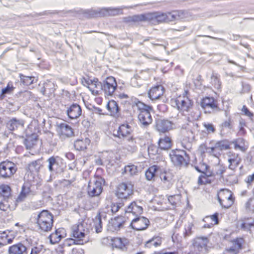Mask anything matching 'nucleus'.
<instances>
[{
	"instance_id": "10",
	"label": "nucleus",
	"mask_w": 254,
	"mask_h": 254,
	"mask_svg": "<svg viewBox=\"0 0 254 254\" xmlns=\"http://www.w3.org/2000/svg\"><path fill=\"white\" fill-rule=\"evenodd\" d=\"M233 145L236 150H240L241 151L245 152L249 147V144L243 138H238L232 141H229L227 139H223V149L231 148L230 146Z\"/></svg>"
},
{
	"instance_id": "24",
	"label": "nucleus",
	"mask_w": 254,
	"mask_h": 254,
	"mask_svg": "<svg viewBox=\"0 0 254 254\" xmlns=\"http://www.w3.org/2000/svg\"><path fill=\"white\" fill-rule=\"evenodd\" d=\"M25 122L22 119H19L15 117L10 119L6 123V127L8 130L13 131L19 127H23Z\"/></svg>"
},
{
	"instance_id": "40",
	"label": "nucleus",
	"mask_w": 254,
	"mask_h": 254,
	"mask_svg": "<svg viewBox=\"0 0 254 254\" xmlns=\"http://www.w3.org/2000/svg\"><path fill=\"white\" fill-rule=\"evenodd\" d=\"M145 19L144 13L124 17V22L126 23L143 22L145 21Z\"/></svg>"
},
{
	"instance_id": "14",
	"label": "nucleus",
	"mask_w": 254,
	"mask_h": 254,
	"mask_svg": "<svg viewBox=\"0 0 254 254\" xmlns=\"http://www.w3.org/2000/svg\"><path fill=\"white\" fill-rule=\"evenodd\" d=\"M103 91L105 94L111 96L117 87L116 78L113 76H108L103 81Z\"/></svg>"
},
{
	"instance_id": "37",
	"label": "nucleus",
	"mask_w": 254,
	"mask_h": 254,
	"mask_svg": "<svg viewBox=\"0 0 254 254\" xmlns=\"http://www.w3.org/2000/svg\"><path fill=\"white\" fill-rule=\"evenodd\" d=\"M158 148L161 150H168L172 146L171 139L168 136L165 135L163 138H160L158 142Z\"/></svg>"
},
{
	"instance_id": "47",
	"label": "nucleus",
	"mask_w": 254,
	"mask_h": 254,
	"mask_svg": "<svg viewBox=\"0 0 254 254\" xmlns=\"http://www.w3.org/2000/svg\"><path fill=\"white\" fill-rule=\"evenodd\" d=\"M240 227L244 231H251V228L254 227V219L248 218L246 221L241 223Z\"/></svg>"
},
{
	"instance_id": "49",
	"label": "nucleus",
	"mask_w": 254,
	"mask_h": 254,
	"mask_svg": "<svg viewBox=\"0 0 254 254\" xmlns=\"http://www.w3.org/2000/svg\"><path fill=\"white\" fill-rule=\"evenodd\" d=\"M31 249L30 254H41L44 250V246L43 245L36 244V245L31 244Z\"/></svg>"
},
{
	"instance_id": "7",
	"label": "nucleus",
	"mask_w": 254,
	"mask_h": 254,
	"mask_svg": "<svg viewBox=\"0 0 254 254\" xmlns=\"http://www.w3.org/2000/svg\"><path fill=\"white\" fill-rule=\"evenodd\" d=\"M16 165L13 162L5 160L0 163V177L4 179L10 178L17 171Z\"/></svg>"
},
{
	"instance_id": "21",
	"label": "nucleus",
	"mask_w": 254,
	"mask_h": 254,
	"mask_svg": "<svg viewBox=\"0 0 254 254\" xmlns=\"http://www.w3.org/2000/svg\"><path fill=\"white\" fill-rule=\"evenodd\" d=\"M165 88L160 84H157L151 87L148 92V96L151 100L160 98L163 94Z\"/></svg>"
},
{
	"instance_id": "43",
	"label": "nucleus",
	"mask_w": 254,
	"mask_h": 254,
	"mask_svg": "<svg viewBox=\"0 0 254 254\" xmlns=\"http://www.w3.org/2000/svg\"><path fill=\"white\" fill-rule=\"evenodd\" d=\"M14 237H9L6 231L0 232V246L11 244L13 242Z\"/></svg>"
},
{
	"instance_id": "11",
	"label": "nucleus",
	"mask_w": 254,
	"mask_h": 254,
	"mask_svg": "<svg viewBox=\"0 0 254 254\" xmlns=\"http://www.w3.org/2000/svg\"><path fill=\"white\" fill-rule=\"evenodd\" d=\"M150 225L149 220L144 216H137L131 221L129 227L132 229L140 231L146 230Z\"/></svg>"
},
{
	"instance_id": "35",
	"label": "nucleus",
	"mask_w": 254,
	"mask_h": 254,
	"mask_svg": "<svg viewBox=\"0 0 254 254\" xmlns=\"http://www.w3.org/2000/svg\"><path fill=\"white\" fill-rule=\"evenodd\" d=\"M62 159L59 156H52L48 160V169L50 172H54L57 170L58 167L59 165V161Z\"/></svg>"
},
{
	"instance_id": "34",
	"label": "nucleus",
	"mask_w": 254,
	"mask_h": 254,
	"mask_svg": "<svg viewBox=\"0 0 254 254\" xmlns=\"http://www.w3.org/2000/svg\"><path fill=\"white\" fill-rule=\"evenodd\" d=\"M71 181L64 179L55 182L54 185L57 189H63L64 191H67L71 188Z\"/></svg>"
},
{
	"instance_id": "57",
	"label": "nucleus",
	"mask_w": 254,
	"mask_h": 254,
	"mask_svg": "<svg viewBox=\"0 0 254 254\" xmlns=\"http://www.w3.org/2000/svg\"><path fill=\"white\" fill-rule=\"evenodd\" d=\"M239 131L242 134H244L246 132V131L245 129V127L247 126V123L245 121V120L241 118L239 119Z\"/></svg>"
},
{
	"instance_id": "4",
	"label": "nucleus",
	"mask_w": 254,
	"mask_h": 254,
	"mask_svg": "<svg viewBox=\"0 0 254 254\" xmlns=\"http://www.w3.org/2000/svg\"><path fill=\"white\" fill-rule=\"evenodd\" d=\"M209 239L204 236L197 237L193 239L190 246L189 254H205L208 253Z\"/></svg>"
},
{
	"instance_id": "19",
	"label": "nucleus",
	"mask_w": 254,
	"mask_h": 254,
	"mask_svg": "<svg viewBox=\"0 0 254 254\" xmlns=\"http://www.w3.org/2000/svg\"><path fill=\"white\" fill-rule=\"evenodd\" d=\"M125 215L126 217L127 214L132 213V215L135 216V217L140 216L143 212V207L139 205L137 201H133L131 202L125 210Z\"/></svg>"
},
{
	"instance_id": "31",
	"label": "nucleus",
	"mask_w": 254,
	"mask_h": 254,
	"mask_svg": "<svg viewBox=\"0 0 254 254\" xmlns=\"http://www.w3.org/2000/svg\"><path fill=\"white\" fill-rule=\"evenodd\" d=\"M223 197L226 198L228 201L227 204H223V208H229L234 203L235 196L233 193L229 190L227 189L223 188Z\"/></svg>"
},
{
	"instance_id": "12",
	"label": "nucleus",
	"mask_w": 254,
	"mask_h": 254,
	"mask_svg": "<svg viewBox=\"0 0 254 254\" xmlns=\"http://www.w3.org/2000/svg\"><path fill=\"white\" fill-rule=\"evenodd\" d=\"M216 100L212 97L206 96L201 99L200 105L205 113H211L217 110L218 107Z\"/></svg>"
},
{
	"instance_id": "52",
	"label": "nucleus",
	"mask_w": 254,
	"mask_h": 254,
	"mask_svg": "<svg viewBox=\"0 0 254 254\" xmlns=\"http://www.w3.org/2000/svg\"><path fill=\"white\" fill-rule=\"evenodd\" d=\"M211 83L212 85L214 86V87L216 89L221 88V82L220 81V79L218 78L216 75H215L214 73H213L211 77Z\"/></svg>"
},
{
	"instance_id": "27",
	"label": "nucleus",
	"mask_w": 254,
	"mask_h": 254,
	"mask_svg": "<svg viewBox=\"0 0 254 254\" xmlns=\"http://www.w3.org/2000/svg\"><path fill=\"white\" fill-rule=\"evenodd\" d=\"M59 134L70 137L74 135V132L72 127L68 124L62 123L58 125Z\"/></svg>"
},
{
	"instance_id": "6",
	"label": "nucleus",
	"mask_w": 254,
	"mask_h": 254,
	"mask_svg": "<svg viewBox=\"0 0 254 254\" xmlns=\"http://www.w3.org/2000/svg\"><path fill=\"white\" fill-rule=\"evenodd\" d=\"M105 183V179L101 177H98L93 184L89 182L87 189L89 196L90 197L99 196L103 190V185Z\"/></svg>"
},
{
	"instance_id": "38",
	"label": "nucleus",
	"mask_w": 254,
	"mask_h": 254,
	"mask_svg": "<svg viewBox=\"0 0 254 254\" xmlns=\"http://www.w3.org/2000/svg\"><path fill=\"white\" fill-rule=\"evenodd\" d=\"M19 77L20 79V82L24 85H30L34 83L37 82V78L34 76H27L22 73L19 74Z\"/></svg>"
},
{
	"instance_id": "61",
	"label": "nucleus",
	"mask_w": 254,
	"mask_h": 254,
	"mask_svg": "<svg viewBox=\"0 0 254 254\" xmlns=\"http://www.w3.org/2000/svg\"><path fill=\"white\" fill-rule=\"evenodd\" d=\"M209 177L205 176V175H200L198 177V184L199 185H205L209 182L208 178Z\"/></svg>"
},
{
	"instance_id": "20",
	"label": "nucleus",
	"mask_w": 254,
	"mask_h": 254,
	"mask_svg": "<svg viewBox=\"0 0 254 254\" xmlns=\"http://www.w3.org/2000/svg\"><path fill=\"white\" fill-rule=\"evenodd\" d=\"M55 87L56 85L53 82L47 80L43 84V86L40 89V92L43 95L48 97H55Z\"/></svg>"
},
{
	"instance_id": "9",
	"label": "nucleus",
	"mask_w": 254,
	"mask_h": 254,
	"mask_svg": "<svg viewBox=\"0 0 254 254\" xmlns=\"http://www.w3.org/2000/svg\"><path fill=\"white\" fill-rule=\"evenodd\" d=\"M173 122L157 116L155 119L154 128L159 133H165L173 129Z\"/></svg>"
},
{
	"instance_id": "64",
	"label": "nucleus",
	"mask_w": 254,
	"mask_h": 254,
	"mask_svg": "<svg viewBox=\"0 0 254 254\" xmlns=\"http://www.w3.org/2000/svg\"><path fill=\"white\" fill-rule=\"evenodd\" d=\"M80 231L79 229V225L73 226L72 227V236L75 238H77L78 237V235L79 232Z\"/></svg>"
},
{
	"instance_id": "60",
	"label": "nucleus",
	"mask_w": 254,
	"mask_h": 254,
	"mask_svg": "<svg viewBox=\"0 0 254 254\" xmlns=\"http://www.w3.org/2000/svg\"><path fill=\"white\" fill-rule=\"evenodd\" d=\"M176 13H177L179 19H184L189 15V12L184 10H176Z\"/></svg>"
},
{
	"instance_id": "13",
	"label": "nucleus",
	"mask_w": 254,
	"mask_h": 254,
	"mask_svg": "<svg viewBox=\"0 0 254 254\" xmlns=\"http://www.w3.org/2000/svg\"><path fill=\"white\" fill-rule=\"evenodd\" d=\"M132 127L127 123L121 124L118 129H114L113 135L120 139H124L130 135L132 132Z\"/></svg>"
},
{
	"instance_id": "5",
	"label": "nucleus",
	"mask_w": 254,
	"mask_h": 254,
	"mask_svg": "<svg viewBox=\"0 0 254 254\" xmlns=\"http://www.w3.org/2000/svg\"><path fill=\"white\" fill-rule=\"evenodd\" d=\"M133 192L134 184L131 182H122L117 186L115 195L120 199L127 200L130 196L133 194Z\"/></svg>"
},
{
	"instance_id": "1",
	"label": "nucleus",
	"mask_w": 254,
	"mask_h": 254,
	"mask_svg": "<svg viewBox=\"0 0 254 254\" xmlns=\"http://www.w3.org/2000/svg\"><path fill=\"white\" fill-rule=\"evenodd\" d=\"M132 8V6L119 7H98L96 9H80L76 11L78 14H82L84 17L87 19H91L98 17H106L109 16H116L123 14V8Z\"/></svg>"
},
{
	"instance_id": "15",
	"label": "nucleus",
	"mask_w": 254,
	"mask_h": 254,
	"mask_svg": "<svg viewBox=\"0 0 254 254\" xmlns=\"http://www.w3.org/2000/svg\"><path fill=\"white\" fill-rule=\"evenodd\" d=\"M125 222V217L122 215H119L114 218H111L109 221L107 230L111 232L119 231L123 227Z\"/></svg>"
},
{
	"instance_id": "23",
	"label": "nucleus",
	"mask_w": 254,
	"mask_h": 254,
	"mask_svg": "<svg viewBox=\"0 0 254 254\" xmlns=\"http://www.w3.org/2000/svg\"><path fill=\"white\" fill-rule=\"evenodd\" d=\"M106 108L110 112L111 116L117 118L120 117L121 108L115 100H110L106 105Z\"/></svg>"
},
{
	"instance_id": "45",
	"label": "nucleus",
	"mask_w": 254,
	"mask_h": 254,
	"mask_svg": "<svg viewBox=\"0 0 254 254\" xmlns=\"http://www.w3.org/2000/svg\"><path fill=\"white\" fill-rule=\"evenodd\" d=\"M228 154L229 157L227 159V161L229 163V167L231 169H233L238 165V154L231 152H229Z\"/></svg>"
},
{
	"instance_id": "16",
	"label": "nucleus",
	"mask_w": 254,
	"mask_h": 254,
	"mask_svg": "<svg viewBox=\"0 0 254 254\" xmlns=\"http://www.w3.org/2000/svg\"><path fill=\"white\" fill-rule=\"evenodd\" d=\"M145 21L157 23L167 22L169 19L167 14L158 12L145 13Z\"/></svg>"
},
{
	"instance_id": "48",
	"label": "nucleus",
	"mask_w": 254,
	"mask_h": 254,
	"mask_svg": "<svg viewBox=\"0 0 254 254\" xmlns=\"http://www.w3.org/2000/svg\"><path fill=\"white\" fill-rule=\"evenodd\" d=\"M160 178L164 183H169L173 180V175L170 172L164 171L160 173Z\"/></svg>"
},
{
	"instance_id": "54",
	"label": "nucleus",
	"mask_w": 254,
	"mask_h": 254,
	"mask_svg": "<svg viewBox=\"0 0 254 254\" xmlns=\"http://www.w3.org/2000/svg\"><path fill=\"white\" fill-rule=\"evenodd\" d=\"M241 111L243 115L248 117L251 120H253L254 117V113L251 112L246 105H244L243 106Z\"/></svg>"
},
{
	"instance_id": "17",
	"label": "nucleus",
	"mask_w": 254,
	"mask_h": 254,
	"mask_svg": "<svg viewBox=\"0 0 254 254\" xmlns=\"http://www.w3.org/2000/svg\"><path fill=\"white\" fill-rule=\"evenodd\" d=\"M66 106L67 107L66 113L69 119H76L81 115L82 109L78 104L73 103L70 105Z\"/></svg>"
},
{
	"instance_id": "46",
	"label": "nucleus",
	"mask_w": 254,
	"mask_h": 254,
	"mask_svg": "<svg viewBox=\"0 0 254 254\" xmlns=\"http://www.w3.org/2000/svg\"><path fill=\"white\" fill-rule=\"evenodd\" d=\"M193 224L191 222H188L184 226V231L183 232V238L187 240L193 233L192 227Z\"/></svg>"
},
{
	"instance_id": "63",
	"label": "nucleus",
	"mask_w": 254,
	"mask_h": 254,
	"mask_svg": "<svg viewBox=\"0 0 254 254\" xmlns=\"http://www.w3.org/2000/svg\"><path fill=\"white\" fill-rule=\"evenodd\" d=\"M203 125L204 127L206 128V131L208 132V133H209L210 132H215V128L212 124L204 123L203 124Z\"/></svg>"
},
{
	"instance_id": "28",
	"label": "nucleus",
	"mask_w": 254,
	"mask_h": 254,
	"mask_svg": "<svg viewBox=\"0 0 254 254\" xmlns=\"http://www.w3.org/2000/svg\"><path fill=\"white\" fill-rule=\"evenodd\" d=\"M106 218V214L105 212L99 211L96 217L93 219L95 232L97 233H99L102 231L103 226L102 219Z\"/></svg>"
},
{
	"instance_id": "33",
	"label": "nucleus",
	"mask_w": 254,
	"mask_h": 254,
	"mask_svg": "<svg viewBox=\"0 0 254 254\" xmlns=\"http://www.w3.org/2000/svg\"><path fill=\"white\" fill-rule=\"evenodd\" d=\"M90 143V140L88 138L77 139L74 141V147L76 150L82 151L87 149Z\"/></svg>"
},
{
	"instance_id": "55",
	"label": "nucleus",
	"mask_w": 254,
	"mask_h": 254,
	"mask_svg": "<svg viewBox=\"0 0 254 254\" xmlns=\"http://www.w3.org/2000/svg\"><path fill=\"white\" fill-rule=\"evenodd\" d=\"M180 198L181 195L176 194L169 196L168 199L170 204L172 205L176 206L177 203L180 201Z\"/></svg>"
},
{
	"instance_id": "62",
	"label": "nucleus",
	"mask_w": 254,
	"mask_h": 254,
	"mask_svg": "<svg viewBox=\"0 0 254 254\" xmlns=\"http://www.w3.org/2000/svg\"><path fill=\"white\" fill-rule=\"evenodd\" d=\"M148 151L149 154L156 155L158 153V148L154 144H151L148 147Z\"/></svg>"
},
{
	"instance_id": "39",
	"label": "nucleus",
	"mask_w": 254,
	"mask_h": 254,
	"mask_svg": "<svg viewBox=\"0 0 254 254\" xmlns=\"http://www.w3.org/2000/svg\"><path fill=\"white\" fill-rule=\"evenodd\" d=\"M191 166L194 167L197 172L202 173L201 175H205L206 177H210L211 176L210 173L209 174L207 173L210 169V166L205 163L200 162L198 165L193 166L191 164Z\"/></svg>"
},
{
	"instance_id": "8",
	"label": "nucleus",
	"mask_w": 254,
	"mask_h": 254,
	"mask_svg": "<svg viewBox=\"0 0 254 254\" xmlns=\"http://www.w3.org/2000/svg\"><path fill=\"white\" fill-rule=\"evenodd\" d=\"M138 110L140 111L138 116V120L143 127H146L152 122L151 112H154L153 107L146 105Z\"/></svg>"
},
{
	"instance_id": "26",
	"label": "nucleus",
	"mask_w": 254,
	"mask_h": 254,
	"mask_svg": "<svg viewBox=\"0 0 254 254\" xmlns=\"http://www.w3.org/2000/svg\"><path fill=\"white\" fill-rule=\"evenodd\" d=\"M218 217L219 213L218 212H215L212 215L205 216L203 220L206 223V224L204 225L203 227L210 228L214 225L218 224L220 222Z\"/></svg>"
},
{
	"instance_id": "41",
	"label": "nucleus",
	"mask_w": 254,
	"mask_h": 254,
	"mask_svg": "<svg viewBox=\"0 0 254 254\" xmlns=\"http://www.w3.org/2000/svg\"><path fill=\"white\" fill-rule=\"evenodd\" d=\"M138 172V168L137 166L130 163L125 166L122 174L123 175H128L133 176L136 175Z\"/></svg>"
},
{
	"instance_id": "36",
	"label": "nucleus",
	"mask_w": 254,
	"mask_h": 254,
	"mask_svg": "<svg viewBox=\"0 0 254 254\" xmlns=\"http://www.w3.org/2000/svg\"><path fill=\"white\" fill-rule=\"evenodd\" d=\"M30 192H31L30 188L26 187L25 185H23L21 191L15 200V208L17 206L19 202H22L25 200Z\"/></svg>"
},
{
	"instance_id": "18",
	"label": "nucleus",
	"mask_w": 254,
	"mask_h": 254,
	"mask_svg": "<svg viewBox=\"0 0 254 254\" xmlns=\"http://www.w3.org/2000/svg\"><path fill=\"white\" fill-rule=\"evenodd\" d=\"M112 246L113 248L119 249L122 251L126 252L127 250V246L129 241L126 238L114 237L111 239Z\"/></svg>"
},
{
	"instance_id": "50",
	"label": "nucleus",
	"mask_w": 254,
	"mask_h": 254,
	"mask_svg": "<svg viewBox=\"0 0 254 254\" xmlns=\"http://www.w3.org/2000/svg\"><path fill=\"white\" fill-rule=\"evenodd\" d=\"M152 242H154L153 245L155 247H158L161 244V242H162L161 238L159 236H154L153 238L149 239L146 242V243L145 244V246L146 247L150 248V246L149 245Z\"/></svg>"
},
{
	"instance_id": "2",
	"label": "nucleus",
	"mask_w": 254,
	"mask_h": 254,
	"mask_svg": "<svg viewBox=\"0 0 254 254\" xmlns=\"http://www.w3.org/2000/svg\"><path fill=\"white\" fill-rule=\"evenodd\" d=\"M54 216L48 210H43L37 215L36 223L41 231L49 232L53 226Z\"/></svg>"
},
{
	"instance_id": "44",
	"label": "nucleus",
	"mask_w": 254,
	"mask_h": 254,
	"mask_svg": "<svg viewBox=\"0 0 254 254\" xmlns=\"http://www.w3.org/2000/svg\"><path fill=\"white\" fill-rule=\"evenodd\" d=\"M41 166L40 160H38L29 163L26 167V170L32 174H35L39 171Z\"/></svg>"
},
{
	"instance_id": "3",
	"label": "nucleus",
	"mask_w": 254,
	"mask_h": 254,
	"mask_svg": "<svg viewBox=\"0 0 254 254\" xmlns=\"http://www.w3.org/2000/svg\"><path fill=\"white\" fill-rule=\"evenodd\" d=\"M171 162L177 167H187L190 164V157L184 150H172L169 154Z\"/></svg>"
},
{
	"instance_id": "59",
	"label": "nucleus",
	"mask_w": 254,
	"mask_h": 254,
	"mask_svg": "<svg viewBox=\"0 0 254 254\" xmlns=\"http://www.w3.org/2000/svg\"><path fill=\"white\" fill-rule=\"evenodd\" d=\"M131 100L133 104L132 106H136L138 110H140L142 107H143L144 106L147 105L146 104H145L142 101H139L138 99L136 98H132Z\"/></svg>"
},
{
	"instance_id": "58",
	"label": "nucleus",
	"mask_w": 254,
	"mask_h": 254,
	"mask_svg": "<svg viewBox=\"0 0 254 254\" xmlns=\"http://www.w3.org/2000/svg\"><path fill=\"white\" fill-rule=\"evenodd\" d=\"M232 242L234 245L237 246L239 249H241L243 247L244 240L243 238H236L233 239Z\"/></svg>"
},
{
	"instance_id": "30",
	"label": "nucleus",
	"mask_w": 254,
	"mask_h": 254,
	"mask_svg": "<svg viewBox=\"0 0 254 254\" xmlns=\"http://www.w3.org/2000/svg\"><path fill=\"white\" fill-rule=\"evenodd\" d=\"M209 153L219 159L222 152V140L216 142L214 146H212L208 149Z\"/></svg>"
},
{
	"instance_id": "25",
	"label": "nucleus",
	"mask_w": 254,
	"mask_h": 254,
	"mask_svg": "<svg viewBox=\"0 0 254 254\" xmlns=\"http://www.w3.org/2000/svg\"><path fill=\"white\" fill-rule=\"evenodd\" d=\"M175 102L179 110L181 109L187 112L192 108L193 105V101L188 97L185 98L181 101L179 99H177Z\"/></svg>"
},
{
	"instance_id": "51",
	"label": "nucleus",
	"mask_w": 254,
	"mask_h": 254,
	"mask_svg": "<svg viewBox=\"0 0 254 254\" xmlns=\"http://www.w3.org/2000/svg\"><path fill=\"white\" fill-rule=\"evenodd\" d=\"M59 234L56 230L54 232L51 233L48 238L50 241V244L54 245L58 243L62 240V238L60 236H58Z\"/></svg>"
},
{
	"instance_id": "22",
	"label": "nucleus",
	"mask_w": 254,
	"mask_h": 254,
	"mask_svg": "<svg viewBox=\"0 0 254 254\" xmlns=\"http://www.w3.org/2000/svg\"><path fill=\"white\" fill-rule=\"evenodd\" d=\"M28 248L22 242L10 246L8 249V254H28Z\"/></svg>"
},
{
	"instance_id": "32",
	"label": "nucleus",
	"mask_w": 254,
	"mask_h": 254,
	"mask_svg": "<svg viewBox=\"0 0 254 254\" xmlns=\"http://www.w3.org/2000/svg\"><path fill=\"white\" fill-rule=\"evenodd\" d=\"M160 168L157 165H153L149 167L145 171V177L148 181L154 180L158 175Z\"/></svg>"
},
{
	"instance_id": "56",
	"label": "nucleus",
	"mask_w": 254,
	"mask_h": 254,
	"mask_svg": "<svg viewBox=\"0 0 254 254\" xmlns=\"http://www.w3.org/2000/svg\"><path fill=\"white\" fill-rule=\"evenodd\" d=\"M15 87H13V84L11 82H9L6 86L2 89L3 92H4L6 94H11Z\"/></svg>"
},
{
	"instance_id": "29",
	"label": "nucleus",
	"mask_w": 254,
	"mask_h": 254,
	"mask_svg": "<svg viewBox=\"0 0 254 254\" xmlns=\"http://www.w3.org/2000/svg\"><path fill=\"white\" fill-rule=\"evenodd\" d=\"M38 140V136L36 133H32L31 135L27 136L24 140V144L26 149L31 150L36 145Z\"/></svg>"
},
{
	"instance_id": "53",
	"label": "nucleus",
	"mask_w": 254,
	"mask_h": 254,
	"mask_svg": "<svg viewBox=\"0 0 254 254\" xmlns=\"http://www.w3.org/2000/svg\"><path fill=\"white\" fill-rule=\"evenodd\" d=\"M127 141L129 142H130L132 145H128L127 149L128 151H130L132 152H134L136 151L137 148L136 145H135V138L133 137L132 135L129 136L127 139Z\"/></svg>"
},
{
	"instance_id": "42",
	"label": "nucleus",
	"mask_w": 254,
	"mask_h": 254,
	"mask_svg": "<svg viewBox=\"0 0 254 254\" xmlns=\"http://www.w3.org/2000/svg\"><path fill=\"white\" fill-rule=\"evenodd\" d=\"M11 189L10 187L6 184L0 185V194L2 195L4 200L8 199L11 196Z\"/></svg>"
}]
</instances>
